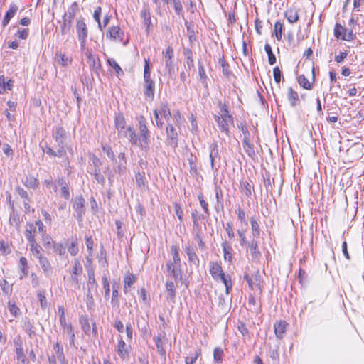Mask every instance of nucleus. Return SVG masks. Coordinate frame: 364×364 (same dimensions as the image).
I'll return each instance as SVG.
<instances>
[{
  "label": "nucleus",
  "instance_id": "1",
  "mask_svg": "<svg viewBox=\"0 0 364 364\" xmlns=\"http://www.w3.org/2000/svg\"><path fill=\"white\" fill-rule=\"evenodd\" d=\"M139 126V141H140V149L147 152L150 149V131L148 129L146 126V120L144 116H139L137 117Z\"/></svg>",
  "mask_w": 364,
  "mask_h": 364
},
{
  "label": "nucleus",
  "instance_id": "2",
  "mask_svg": "<svg viewBox=\"0 0 364 364\" xmlns=\"http://www.w3.org/2000/svg\"><path fill=\"white\" fill-rule=\"evenodd\" d=\"M75 28L80 50L81 51H85L87 47L88 28L83 17H80L77 19Z\"/></svg>",
  "mask_w": 364,
  "mask_h": 364
},
{
  "label": "nucleus",
  "instance_id": "3",
  "mask_svg": "<svg viewBox=\"0 0 364 364\" xmlns=\"http://www.w3.org/2000/svg\"><path fill=\"white\" fill-rule=\"evenodd\" d=\"M214 119L217 122L218 127L220 132L225 133L226 136H230L229 124L234 123L232 116H225V114L215 115Z\"/></svg>",
  "mask_w": 364,
  "mask_h": 364
},
{
  "label": "nucleus",
  "instance_id": "4",
  "mask_svg": "<svg viewBox=\"0 0 364 364\" xmlns=\"http://www.w3.org/2000/svg\"><path fill=\"white\" fill-rule=\"evenodd\" d=\"M85 200L82 196H77L73 200V208L76 212V218L79 222L82 220L85 213Z\"/></svg>",
  "mask_w": 364,
  "mask_h": 364
},
{
  "label": "nucleus",
  "instance_id": "5",
  "mask_svg": "<svg viewBox=\"0 0 364 364\" xmlns=\"http://www.w3.org/2000/svg\"><path fill=\"white\" fill-rule=\"evenodd\" d=\"M163 55L166 68L168 70V75L171 77L174 73V64L173 62L174 53L173 48L170 46H168L165 51L163 52Z\"/></svg>",
  "mask_w": 364,
  "mask_h": 364
},
{
  "label": "nucleus",
  "instance_id": "6",
  "mask_svg": "<svg viewBox=\"0 0 364 364\" xmlns=\"http://www.w3.org/2000/svg\"><path fill=\"white\" fill-rule=\"evenodd\" d=\"M106 37L113 41L122 42L124 38V31L119 26L109 27L106 33Z\"/></svg>",
  "mask_w": 364,
  "mask_h": 364
},
{
  "label": "nucleus",
  "instance_id": "7",
  "mask_svg": "<svg viewBox=\"0 0 364 364\" xmlns=\"http://www.w3.org/2000/svg\"><path fill=\"white\" fill-rule=\"evenodd\" d=\"M140 17L143 20V23L145 26V31L146 34H149L151 29V17L149 9L147 6H144L140 11Z\"/></svg>",
  "mask_w": 364,
  "mask_h": 364
},
{
  "label": "nucleus",
  "instance_id": "8",
  "mask_svg": "<svg viewBox=\"0 0 364 364\" xmlns=\"http://www.w3.org/2000/svg\"><path fill=\"white\" fill-rule=\"evenodd\" d=\"M167 140L171 146L176 147L178 146V133L172 124L167 122L166 126Z\"/></svg>",
  "mask_w": 364,
  "mask_h": 364
},
{
  "label": "nucleus",
  "instance_id": "9",
  "mask_svg": "<svg viewBox=\"0 0 364 364\" xmlns=\"http://www.w3.org/2000/svg\"><path fill=\"white\" fill-rule=\"evenodd\" d=\"M82 271L83 269L80 259H75L73 262V269L71 271V281L73 282H75L76 284H78L80 282L79 277L82 274Z\"/></svg>",
  "mask_w": 364,
  "mask_h": 364
},
{
  "label": "nucleus",
  "instance_id": "10",
  "mask_svg": "<svg viewBox=\"0 0 364 364\" xmlns=\"http://www.w3.org/2000/svg\"><path fill=\"white\" fill-rule=\"evenodd\" d=\"M84 52L87 58V63H89L90 66L95 72H98L101 68L99 58L92 55V51L87 48Z\"/></svg>",
  "mask_w": 364,
  "mask_h": 364
},
{
  "label": "nucleus",
  "instance_id": "11",
  "mask_svg": "<svg viewBox=\"0 0 364 364\" xmlns=\"http://www.w3.org/2000/svg\"><path fill=\"white\" fill-rule=\"evenodd\" d=\"M166 269L169 275L176 281L181 278V266L175 264L172 261H168L166 263Z\"/></svg>",
  "mask_w": 364,
  "mask_h": 364
},
{
  "label": "nucleus",
  "instance_id": "12",
  "mask_svg": "<svg viewBox=\"0 0 364 364\" xmlns=\"http://www.w3.org/2000/svg\"><path fill=\"white\" fill-rule=\"evenodd\" d=\"M143 92L146 100L152 101L155 95V83L151 82H144Z\"/></svg>",
  "mask_w": 364,
  "mask_h": 364
},
{
  "label": "nucleus",
  "instance_id": "13",
  "mask_svg": "<svg viewBox=\"0 0 364 364\" xmlns=\"http://www.w3.org/2000/svg\"><path fill=\"white\" fill-rule=\"evenodd\" d=\"M166 300L171 303H175L176 286L173 281L167 280L166 282Z\"/></svg>",
  "mask_w": 364,
  "mask_h": 364
},
{
  "label": "nucleus",
  "instance_id": "14",
  "mask_svg": "<svg viewBox=\"0 0 364 364\" xmlns=\"http://www.w3.org/2000/svg\"><path fill=\"white\" fill-rule=\"evenodd\" d=\"M53 137L58 144H65L67 139V134L63 127L58 126L53 132Z\"/></svg>",
  "mask_w": 364,
  "mask_h": 364
},
{
  "label": "nucleus",
  "instance_id": "15",
  "mask_svg": "<svg viewBox=\"0 0 364 364\" xmlns=\"http://www.w3.org/2000/svg\"><path fill=\"white\" fill-rule=\"evenodd\" d=\"M130 348V346H127L122 338L118 341L117 351L121 359L128 358Z\"/></svg>",
  "mask_w": 364,
  "mask_h": 364
},
{
  "label": "nucleus",
  "instance_id": "16",
  "mask_svg": "<svg viewBox=\"0 0 364 364\" xmlns=\"http://www.w3.org/2000/svg\"><path fill=\"white\" fill-rule=\"evenodd\" d=\"M123 134L129 138V141L132 145L138 146L140 148L139 138L133 127H127L125 132Z\"/></svg>",
  "mask_w": 364,
  "mask_h": 364
},
{
  "label": "nucleus",
  "instance_id": "17",
  "mask_svg": "<svg viewBox=\"0 0 364 364\" xmlns=\"http://www.w3.org/2000/svg\"><path fill=\"white\" fill-rule=\"evenodd\" d=\"M184 250L187 254L188 261L193 265L198 267L200 264V260L196 253L195 249L188 244L185 246Z\"/></svg>",
  "mask_w": 364,
  "mask_h": 364
},
{
  "label": "nucleus",
  "instance_id": "18",
  "mask_svg": "<svg viewBox=\"0 0 364 364\" xmlns=\"http://www.w3.org/2000/svg\"><path fill=\"white\" fill-rule=\"evenodd\" d=\"M126 121L123 114L119 113L115 116L114 118V126L117 129L119 134H122L125 132Z\"/></svg>",
  "mask_w": 364,
  "mask_h": 364
},
{
  "label": "nucleus",
  "instance_id": "19",
  "mask_svg": "<svg viewBox=\"0 0 364 364\" xmlns=\"http://www.w3.org/2000/svg\"><path fill=\"white\" fill-rule=\"evenodd\" d=\"M38 259L45 276L49 277L53 272L52 266L50 261L45 256H43Z\"/></svg>",
  "mask_w": 364,
  "mask_h": 364
},
{
  "label": "nucleus",
  "instance_id": "20",
  "mask_svg": "<svg viewBox=\"0 0 364 364\" xmlns=\"http://www.w3.org/2000/svg\"><path fill=\"white\" fill-rule=\"evenodd\" d=\"M210 273L214 279L218 280L224 272L220 264L218 262H210Z\"/></svg>",
  "mask_w": 364,
  "mask_h": 364
},
{
  "label": "nucleus",
  "instance_id": "21",
  "mask_svg": "<svg viewBox=\"0 0 364 364\" xmlns=\"http://www.w3.org/2000/svg\"><path fill=\"white\" fill-rule=\"evenodd\" d=\"M287 323L284 321H279L274 324V333L278 339H282L287 331Z\"/></svg>",
  "mask_w": 364,
  "mask_h": 364
},
{
  "label": "nucleus",
  "instance_id": "22",
  "mask_svg": "<svg viewBox=\"0 0 364 364\" xmlns=\"http://www.w3.org/2000/svg\"><path fill=\"white\" fill-rule=\"evenodd\" d=\"M248 247L252 258L253 259H259L261 256V252L259 250L258 242L255 240H252L248 243Z\"/></svg>",
  "mask_w": 364,
  "mask_h": 364
},
{
  "label": "nucleus",
  "instance_id": "23",
  "mask_svg": "<svg viewBox=\"0 0 364 364\" xmlns=\"http://www.w3.org/2000/svg\"><path fill=\"white\" fill-rule=\"evenodd\" d=\"M78 11V4L75 1L68 7L67 12L63 16H65V18L73 21Z\"/></svg>",
  "mask_w": 364,
  "mask_h": 364
},
{
  "label": "nucleus",
  "instance_id": "24",
  "mask_svg": "<svg viewBox=\"0 0 364 364\" xmlns=\"http://www.w3.org/2000/svg\"><path fill=\"white\" fill-rule=\"evenodd\" d=\"M156 109V112H159V114L161 115L167 122L170 119L171 111L167 102H161L159 105V109Z\"/></svg>",
  "mask_w": 364,
  "mask_h": 364
},
{
  "label": "nucleus",
  "instance_id": "25",
  "mask_svg": "<svg viewBox=\"0 0 364 364\" xmlns=\"http://www.w3.org/2000/svg\"><path fill=\"white\" fill-rule=\"evenodd\" d=\"M35 231H36V227L33 224H32V223L27 224L24 234H25V237L28 240L29 244L36 242L35 237H34Z\"/></svg>",
  "mask_w": 364,
  "mask_h": 364
},
{
  "label": "nucleus",
  "instance_id": "26",
  "mask_svg": "<svg viewBox=\"0 0 364 364\" xmlns=\"http://www.w3.org/2000/svg\"><path fill=\"white\" fill-rule=\"evenodd\" d=\"M18 10V7L12 4L10 6L9 9L6 11L4 20L2 21V26L3 27H6L8 23H9L10 20L14 16L15 14L16 13Z\"/></svg>",
  "mask_w": 364,
  "mask_h": 364
},
{
  "label": "nucleus",
  "instance_id": "27",
  "mask_svg": "<svg viewBox=\"0 0 364 364\" xmlns=\"http://www.w3.org/2000/svg\"><path fill=\"white\" fill-rule=\"evenodd\" d=\"M209 157L210 159V164L212 170L215 169V159L216 157L220 158L218 153V144L216 143H213L210 146V154Z\"/></svg>",
  "mask_w": 364,
  "mask_h": 364
},
{
  "label": "nucleus",
  "instance_id": "28",
  "mask_svg": "<svg viewBox=\"0 0 364 364\" xmlns=\"http://www.w3.org/2000/svg\"><path fill=\"white\" fill-rule=\"evenodd\" d=\"M221 246L223 248L224 259L229 262H232V247L228 243L227 241H224L221 244Z\"/></svg>",
  "mask_w": 364,
  "mask_h": 364
},
{
  "label": "nucleus",
  "instance_id": "29",
  "mask_svg": "<svg viewBox=\"0 0 364 364\" xmlns=\"http://www.w3.org/2000/svg\"><path fill=\"white\" fill-rule=\"evenodd\" d=\"M72 22L73 21L70 20L65 18V16H63L62 21H59V23H60V33L62 35H66L70 33L72 26Z\"/></svg>",
  "mask_w": 364,
  "mask_h": 364
},
{
  "label": "nucleus",
  "instance_id": "30",
  "mask_svg": "<svg viewBox=\"0 0 364 364\" xmlns=\"http://www.w3.org/2000/svg\"><path fill=\"white\" fill-rule=\"evenodd\" d=\"M19 268L21 269V274H20V279H23L24 277H27L28 274V265L27 259L24 257H21L19 260Z\"/></svg>",
  "mask_w": 364,
  "mask_h": 364
},
{
  "label": "nucleus",
  "instance_id": "31",
  "mask_svg": "<svg viewBox=\"0 0 364 364\" xmlns=\"http://www.w3.org/2000/svg\"><path fill=\"white\" fill-rule=\"evenodd\" d=\"M243 148L248 155L249 157L254 159L255 157V151L254 149V145L250 141V139H243L242 141Z\"/></svg>",
  "mask_w": 364,
  "mask_h": 364
},
{
  "label": "nucleus",
  "instance_id": "32",
  "mask_svg": "<svg viewBox=\"0 0 364 364\" xmlns=\"http://www.w3.org/2000/svg\"><path fill=\"white\" fill-rule=\"evenodd\" d=\"M166 4L173 6L176 14L178 16L183 14V4L181 0H163Z\"/></svg>",
  "mask_w": 364,
  "mask_h": 364
},
{
  "label": "nucleus",
  "instance_id": "33",
  "mask_svg": "<svg viewBox=\"0 0 364 364\" xmlns=\"http://www.w3.org/2000/svg\"><path fill=\"white\" fill-rule=\"evenodd\" d=\"M53 349L57 355V358L60 364H64L65 362V357L63 353V347L60 342H57L53 346Z\"/></svg>",
  "mask_w": 364,
  "mask_h": 364
},
{
  "label": "nucleus",
  "instance_id": "34",
  "mask_svg": "<svg viewBox=\"0 0 364 364\" xmlns=\"http://www.w3.org/2000/svg\"><path fill=\"white\" fill-rule=\"evenodd\" d=\"M284 16L290 23H295L299 20V14L295 9H289L287 10Z\"/></svg>",
  "mask_w": 364,
  "mask_h": 364
},
{
  "label": "nucleus",
  "instance_id": "35",
  "mask_svg": "<svg viewBox=\"0 0 364 364\" xmlns=\"http://www.w3.org/2000/svg\"><path fill=\"white\" fill-rule=\"evenodd\" d=\"M23 328L31 338L36 336L35 327L28 318L25 319Z\"/></svg>",
  "mask_w": 364,
  "mask_h": 364
},
{
  "label": "nucleus",
  "instance_id": "36",
  "mask_svg": "<svg viewBox=\"0 0 364 364\" xmlns=\"http://www.w3.org/2000/svg\"><path fill=\"white\" fill-rule=\"evenodd\" d=\"M287 97L291 107H295L299 102L298 93L291 87L288 89Z\"/></svg>",
  "mask_w": 364,
  "mask_h": 364
},
{
  "label": "nucleus",
  "instance_id": "37",
  "mask_svg": "<svg viewBox=\"0 0 364 364\" xmlns=\"http://www.w3.org/2000/svg\"><path fill=\"white\" fill-rule=\"evenodd\" d=\"M250 224L253 237L259 238L260 237L261 230L259 223L254 217L250 218Z\"/></svg>",
  "mask_w": 364,
  "mask_h": 364
},
{
  "label": "nucleus",
  "instance_id": "38",
  "mask_svg": "<svg viewBox=\"0 0 364 364\" xmlns=\"http://www.w3.org/2000/svg\"><path fill=\"white\" fill-rule=\"evenodd\" d=\"M252 278L253 282L254 289L258 290L259 293L261 294L262 285L259 272L258 271L255 272V274L252 275Z\"/></svg>",
  "mask_w": 364,
  "mask_h": 364
},
{
  "label": "nucleus",
  "instance_id": "39",
  "mask_svg": "<svg viewBox=\"0 0 364 364\" xmlns=\"http://www.w3.org/2000/svg\"><path fill=\"white\" fill-rule=\"evenodd\" d=\"M29 245L30 250L31 251L35 257L39 259L40 257L43 256L42 254L43 249L36 242L29 244Z\"/></svg>",
  "mask_w": 364,
  "mask_h": 364
},
{
  "label": "nucleus",
  "instance_id": "40",
  "mask_svg": "<svg viewBox=\"0 0 364 364\" xmlns=\"http://www.w3.org/2000/svg\"><path fill=\"white\" fill-rule=\"evenodd\" d=\"M136 186L139 188H144L147 185V181L144 177V173L137 172L135 175Z\"/></svg>",
  "mask_w": 364,
  "mask_h": 364
},
{
  "label": "nucleus",
  "instance_id": "41",
  "mask_svg": "<svg viewBox=\"0 0 364 364\" xmlns=\"http://www.w3.org/2000/svg\"><path fill=\"white\" fill-rule=\"evenodd\" d=\"M57 61L59 64H60L63 66H67L68 65L70 64L72 62L71 58L68 57L65 54L62 53H57L55 54Z\"/></svg>",
  "mask_w": 364,
  "mask_h": 364
},
{
  "label": "nucleus",
  "instance_id": "42",
  "mask_svg": "<svg viewBox=\"0 0 364 364\" xmlns=\"http://www.w3.org/2000/svg\"><path fill=\"white\" fill-rule=\"evenodd\" d=\"M171 252L173 255V261L175 264L181 266V259L179 257V247L177 245H172L171 247Z\"/></svg>",
  "mask_w": 364,
  "mask_h": 364
},
{
  "label": "nucleus",
  "instance_id": "43",
  "mask_svg": "<svg viewBox=\"0 0 364 364\" xmlns=\"http://www.w3.org/2000/svg\"><path fill=\"white\" fill-rule=\"evenodd\" d=\"M23 183L26 186L34 189L36 188L39 184L38 179L34 176H26Z\"/></svg>",
  "mask_w": 364,
  "mask_h": 364
},
{
  "label": "nucleus",
  "instance_id": "44",
  "mask_svg": "<svg viewBox=\"0 0 364 364\" xmlns=\"http://www.w3.org/2000/svg\"><path fill=\"white\" fill-rule=\"evenodd\" d=\"M198 75H199L200 81L206 87L208 86V83H207L208 77L205 74V71L203 65L200 62L198 63Z\"/></svg>",
  "mask_w": 364,
  "mask_h": 364
},
{
  "label": "nucleus",
  "instance_id": "45",
  "mask_svg": "<svg viewBox=\"0 0 364 364\" xmlns=\"http://www.w3.org/2000/svg\"><path fill=\"white\" fill-rule=\"evenodd\" d=\"M223 350L220 347H215L213 350V360L215 363L220 364L223 362Z\"/></svg>",
  "mask_w": 364,
  "mask_h": 364
},
{
  "label": "nucleus",
  "instance_id": "46",
  "mask_svg": "<svg viewBox=\"0 0 364 364\" xmlns=\"http://www.w3.org/2000/svg\"><path fill=\"white\" fill-rule=\"evenodd\" d=\"M102 149L107 154V157L112 161H116L115 155L110 145L108 144H102Z\"/></svg>",
  "mask_w": 364,
  "mask_h": 364
},
{
  "label": "nucleus",
  "instance_id": "47",
  "mask_svg": "<svg viewBox=\"0 0 364 364\" xmlns=\"http://www.w3.org/2000/svg\"><path fill=\"white\" fill-rule=\"evenodd\" d=\"M264 50L268 55L269 63L270 65H274L276 63L277 59H276L274 54L272 52V47L270 46V45L269 43L265 44Z\"/></svg>",
  "mask_w": 364,
  "mask_h": 364
},
{
  "label": "nucleus",
  "instance_id": "48",
  "mask_svg": "<svg viewBox=\"0 0 364 364\" xmlns=\"http://www.w3.org/2000/svg\"><path fill=\"white\" fill-rule=\"evenodd\" d=\"M106 255H107V253H106V251H105L103 245H101L100 254L97 257H98L99 263L103 267H107V265H108V262H107V260L106 258Z\"/></svg>",
  "mask_w": 364,
  "mask_h": 364
},
{
  "label": "nucleus",
  "instance_id": "49",
  "mask_svg": "<svg viewBox=\"0 0 364 364\" xmlns=\"http://www.w3.org/2000/svg\"><path fill=\"white\" fill-rule=\"evenodd\" d=\"M136 278L134 274H129L124 277V291L125 293L127 292V289L136 282Z\"/></svg>",
  "mask_w": 364,
  "mask_h": 364
},
{
  "label": "nucleus",
  "instance_id": "50",
  "mask_svg": "<svg viewBox=\"0 0 364 364\" xmlns=\"http://www.w3.org/2000/svg\"><path fill=\"white\" fill-rule=\"evenodd\" d=\"M153 80L151 77V68L149 60L145 59L144 69V82H151Z\"/></svg>",
  "mask_w": 364,
  "mask_h": 364
},
{
  "label": "nucleus",
  "instance_id": "51",
  "mask_svg": "<svg viewBox=\"0 0 364 364\" xmlns=\"http://www.w3.org/2000/svg\"><path fill=\"white\" fill-rule=\"evenodd\" d=\"M107 63L112 67L118 76L123 75L124 72L119 64L112 58L108 59Z\"/></svg>",
  "mask_w": 364,
  "mask_h": 364
},
{
  "label": "nucleus",
  "instance_id": "52",
  "mask_svg": "<svg viewBox=\"0 0 364 364\" xmlns=\"http://www.w3.org/2000/svg\"><path fill=\"white\" fill-rule=\"evenodd\" d=\"M274 31L276 38L280 41L282 38L283 24L279 21H277L274 23Z\"/></svg>",
  "mask_w": 364,
  "mask_h": 364
},
{
  "label": "nucleus",
  "instance_id": "53",
  "mask_svg": "<svg viewBox=\"0 0 364 364\" xmlns=\"http://www.w3.org/2000/svg\"><path fill=\"white\" fill-rule=\"evenodd\" d=\"M346 28L343 27L341 24L336 23L334 28V36L338 39H341L342 37L346 33Z\"/></svg>",
  "mask_w": 364,
  "mask_h": 364
},
{
  "label": "nucleus",
  "instance_id": "54",
  "mask_svg": "<svg viewBox=\"0 0 364 364\" xmlns=\"http://www.w3.org/2000/svg\"><path fill=\"white\" fill-rule=\"evenodd\" d=\"M118 285L116 282L112 284V305H118L119 304V292H118Z\"/></svg>",
  "mask_w": 364,
  "mask_h": 364
},
{
  "label": "nucleus",
  "instance_id": "55",
  "mask_svg": "<svg viewBox=\"0 0 364 364\" xmlns=\"http://www.w3.org/2000/svg\"><path fill=\"white\" fill-rule=\"evenodd\" d=\"M201 354V350L197 349L193 355H191V356H188L185 358V363L186 364H195L198 358Z\"/></svg>",
  "mask_w": 364,
  "mask_h": 364
},
{
  "label": "nucleus",
  "instance_id": "56",
  "mask_svg": "<svg viewBox=\"0 0 364 364\" xmlns=\"http://www.w3.org/2000/svg\"><path fill=\"white\" fill-rule=\"evenodd\" d=\"M298 82L299 85L304 89L311 90L312 85L308 80V79L304 75H301L298 77Z\"/></svg>",
  "mask_w": 364,
  "mask_h": 364
},
{
  "label": "nucleus",
  "instance_id": "57",
  "mask_svg": "<svg viewBox=\"0 0 364 364\" xmlns=\"http://www.w3.org/2000/svg\"><path fill=\"white\" fill-rule=\"evenodd\" d=\"M8 309L10 313L14 316L17 317L20 315V309L16 305L14 302H8Z\"/></svg>",
  "mask_w": 364,
  "mask_h": 364
},
{
  "label": "nucleus",
  "instance_id": "58",
  "mask_svg": "<svg viewBox=\"0 0 364 364\" xmlns=\"http://www.w3.org/2000/svg\"><path fill=\"white\" fill-rule=\"evenodd\" d=\"M219 63L222 67V71L223 75H225L227 77H229L232 73L229 70V65L228 64V63L223 58H220L219 60Z\"/></svg>",
  "mask_w": 364,
  "mask_h": 364
},
{
  "label": "nucleus",
  "instance_id": "59",
  "mask_svg": "<svg viewBox=\"0 0 364 364\" xmlns=\"http://www.w3.org/2000/svg\"><path fill=\"white\" fill-rule=\"evenodd\" d=\"M53 247L56 253L59 255H64L66 252L65 247L61 243H55L53 242Z\"/></svg>",
  "mask_w": 364,
  "mask_h": 364
},
{
  "label": "nucleus",
  "instance_id": "60",
  "mask_svg": "<svg viewBox=\"0 0 364 364\" xmlns=\"http://www.w3.org/2000/svg\"><path fill=\"white\" fill-rule=\"evenodd\" d=\"M195 238L198 242V248L201 250H204L206 248V245L205 242L203 240V237L201 236V232L200 230H198L197 232L195 235Z\"/></svg>",
  "mask_w": 364,
  "mask_h": 364
},
{
  "label": "nucleus",
  "instance_id": "61",
  "mask_svg": "<svg viewBox=\"0 0 364 364\" xmlns=\"http://www.w3.org/2000/svg\"><path fill=\"white\" fill-rule=\"evenodd\" d=\"M92 174L94 175V178L97 181L98 183L101 185L105 184V178L104 176L101 173L100 169L93 170Z\"/></svg>",
  "mask_w": 364,
  "mask_h": 364
},
{
  "label": "nucleus",
  "instance_id": "62",
  "mask_svg": "<svg viewBox=\"0 0 364 364\" xmlns=\"http://www.w3.org/2000/svg\"><path fill=\"white\" fill-rule=\"evenodd\" d=\"M79 249L77 246V240H73L68 247V252L72 256H75L78 253Z\"/></svg>",
  "mask_w": 364,
  "mask_h": 364
},
{
  "label": "nucleus",
  "instance_id": "63",
  "mask_svg": "<svg viewBox=\"0 0 364 364\" xmlns=\"http://www.w3.org/2000/svg\"><path fill=\"white\" fill-rule=\"evenodd\" d=\"M38 298L39 299L41 309H46L48 307V302L45 295V291H40L38 294Z\"/></svg>",
  "mask_w": 364,
  "mask_h": 364
},
{
  "label": "nucleus",
  "instance_id": "64",
  "mask_svg": "<svg viewBox=\"0 0 364 364\" xmlns=\"http://www.w3.org/2000/svg\"><path fill=\"white\" fill-rule=\"evenodd\" d=\"M273 77H274V81L277 84H279L281 82L282 78L283 77L282 72L280 70V69L279 68L278 66H276L273 69Z\"/></svg>",
  "mask_w": 364,
  "mask_h": 364
}]
</instances>
